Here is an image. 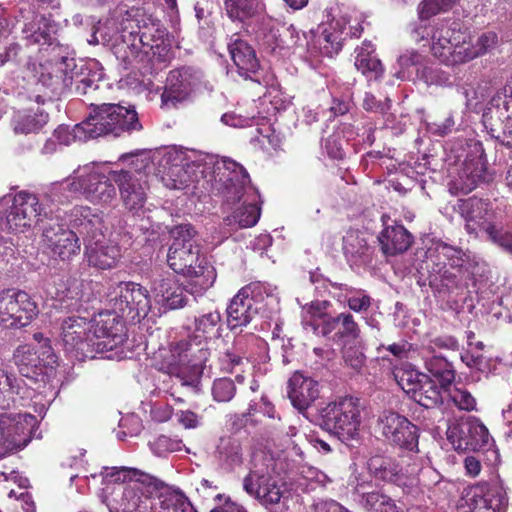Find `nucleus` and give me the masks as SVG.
Returning a JSON list of instances; mask_svg holds the SVG:
<instances>
[{
	"mask_svg": "<svg viewBox=\"0 0 512 512\" xmlns=\"http://www.w3.org/2000/svg\"><path fill=\"white\" fill-rule=\"evenodd\" d=\"M113 183L110 170L105 173L100 165L89 163L78 166L65 180L52 183L42 200L26 191L5 195L0 198V232L19 233L34 227L51 216L49 203L67 204L83 197L95 205L108 206L117 195Z\"/></svg>",
	"mask_w": 512,
	"mask_h": 512,
	"instance_id": "nucleus-1",
	"label": "nucleus"
},
{
	"mask_svg": "<svg viewBox=\"0 0 512 512\" xmlns=\"http://www.w3.org/2000/svg\"><path fill=\"white\" fill-rule=\"evenodd\" d=\"M156 175L169 189H185L196 182L202 188L223 194L228 200L240 197L248 182V173L239 163L208 153L195 154L185 162L183 153L174 149L151 153Z\"/></svg>",
	"mask_w": 512,
	"mask_h": 512,
	"instance_id": "nucleus-2",
	"label": "nucleus"
},
{
	"mask_svg": "<svg viewBox=\"0 0 512 512\" xmlns=\"http://www.w3.org/2000/svg\"><path fill=\"white\" fill-rule=\"evenodd\" d=\"M27 76L37 83L57 92L75 86L78 94H86L88 89H97L103 78L99 63L95 60L80 61L62 57L60 62H27Z\"/></svg>",
	"mask_w": 512,
	"mask_h": 512,
	"instance_id": "nucleus-3",
	"label": "nucleus"
},
{
	"mask_svg": "<svg viewBox=\"0 0 512 512\" xmlns=\"http://www.w3.org/2000/svg\"><path fill=\"white\" fill-rule=\"evenodd\" d=\"M101 475L108 483H126L122 502L125 510L134 511L141 509L145 501L152 495L157 497L169 496L175 501H180L182 492L173 486H169L155 476L132 467H104Z\"/></svg>",
	"mask_w": 512,
	"mask_h": 512,
	"instance_id": "nucleus-4",
	"label": "nucleus"
},
{
	"mask_svg": "<svg viewBox=\"0 0 512 512\" xmlns=\"http://www.w3.org/2000/svg\"><path fill=\"white\" fill-rule=\"evenodd\" d=\"M123 32H127L129 46L117 45L116 58L126 67L131 65L147 48L153 50L163 43L166 29L161 21L141 9L126 10L122 18Z\"/></svg>",
	"mask_w": 512,
	"mask_h": 512,
	"instance_id": "nucleus-5",
	"label": "nucleus"
},
{
	"mask_svg": "<svg viewBox=\"0 0 512 512\" xmlns=\"http://www.w3.org/2000/svg\"><path fill=\"white\" fill-rule=\"evenodd\" d=\"M126 158L131 159L129 167L110 170V175L118 187L124 207L130 212L138 213L147 201L148 175L153 170V161L150 152L131 156L123 155L120 159Z\"/></svg>",
	"mask_w": 512,
	"mask_h": 512,
	"instance_id": "nucleus-6",
	"label": "nucleus"
},
{
	"mask_svg": "<svg viewBox=\"0 0 512 512\" xmlns=\"http://www.w3.org/2000/svg\"><path fill=\"white\" fill-rule=\"evenodd\" d=\"M174 240L169 248L167 263L172 270L187 277L203 278L201 285H210L214 279L211 266L200 258L194 243L195 230L189 224L179 225L173 230Z\"/></svg>",
	"mask_w": 512,
	"mask_h": 512,
	"instance_id": "nucleus-7",
	"label": "nucleus"
},
{
	"mask_svg": "<svg viewBox=\"0 0 512 512\" xmlns=\"http://www.w3.org/2000/svg\"><path fill=\"white\" fill-rule=\"evenodd\" d=\"M221 314L211 311L194 318L187 326V339L177 342L173 348L180 362L189 363L196 371H202L203 365L210 355L207 342L220 336Z\"/></svg>",
	"mask_w": 512,
	"mask_h": 512,
	"instance_id": "nucleus-8",
	"label": "nucleus"
},
{
	"mask_svg": "<svg viewBox=\"0 0 512 512\" xmlns=\"http://www.w3.org/2000/svg\"><path fill=\"white\" fill-rule=\"evenodd\" d=\"M83 129L94 139L110 134L117 137L125 132L140 131L142 125L133 106L103 103L92 105L89 116L84 120Z\"/></svg>",
	"mask_w": 512,
	"mask_h": 512,
	"instance_id": "nucleus-9",
	"label": "nucleus"
},
{
	"mask_svg": "<svg viewBox=\"0 0 512 512\" xmlns=\"http://www.w3.org/2000/svg\"><path fill=\"white\" fill-rule=\"evenodd\" d=\"M416 42L426 41L431 44L433 55L442 63L454 66L464 63V44L468 34L444 24L433 26L420 23L412 31Z\"/></svg>",
	"mask_w": 512,
	"mask_h": 512,
	"instance_id": "nucleus-10",
	"label": "nucleus"
},
{
	"mask_svg": "<svg viewBox=\"0 0 512 512\" xmlns=\"http://www.w3.org/2000/svg\"><path fill=\"white\" fill-rule=\"evenodd\" d=\"M319 417L321 426L342 442L354 440L361 424L360 401L351 396L339 397L322 407Z\"/></svg>",
	"mask_w": 512,
	"mask_h": 512,
	"instance_id": "nucleus-11",
	"label": "nucleus"
},
{
	"mask_svg": "<svg viewBox=\"0 0 512 512\" xmlns=\"http://www.w3.org/2000/svg\"><path fill=\"white\" fill-rule=\"evenodd\" d=\"M394 377L402 390L425 408L442 403V388L427 374L405 366L394 371Z\"/></svg>",
	"mask_w": 512,
	"mask_h": 512,
	"instance_id": "nucleus-12",
	"label": "nucleus"
},
{
	"mask_svg": "<svg viewBox=\"0 0 512 512\" xmlns=\"http://www.w3.org/2000/svg\"><path fill=\"white\" fill-rule=\"evenodd\" d=\"M363 31L362 23L355 18L353 21L346 16L330 22L320 28L319 35L316 36L312 44H308V50L311 55L318 54L332 57L342 49V42L345 36L359 37Z\"/></svg>",
	"mask_w": 512,
	"mask_h": 512,
	"instance_id": "nucleus-13",
	"label": "nucleus"
},
{
	"mask_svg": "<svg viewBox=\"0 0 512 512\" xmlns=\"http://www.w3.org/2000/svg\"><path fill=\"white\" fill-rule=\"evenodd\" d=\"M94 358L111 351L126 340V329L122 318L114 311H104L89 320Z\"/></svg>",
	"mask_w": 512,
	"mask_h": 512,
	"instance_id": "nucleus-14",
	"label": "nucleus"
},
{
	"mask_svg": "<svg viewBox=\"0 0 512 512\" xmlns=\"http://www.w3.org/2000/svg\"><path fill=\"white\" fill-rule=\"evenodd\" d=\"M459 208L467 233L475 237L485 233L489 238L500 224L506 223L502 211L494 210L488 202L476 197L463 201Z\"/></svg>",
	"mask_w": 512,
	"mask_h": 512,
	"instance_id": "nucleus-15",
	"label": "nucleus"
},
{
	"mask_svg": "<svg viewBox=\"0 0 512 512\" xmlns=\"http://www.w3.org/2000/svg\"><path fill=\"white\" fill-rule=\"evenodd\" d=\"M38 313V306L28 293L14 290L0 293V325L6 328L24 327Z\"/></svg>",
	"mask_w": 512,
	"mask_h": 512,
	"instance_id": "nucleus-16",
	"label": "nucleus"
},
{
	"mask_svg": "<svg viewBox=\"0 0 512 512\" xmlns=\"http://www.w3.org/2000/svg\"><path fill=\"white\" fill-rule=\"evenodd\" d=\"M428 258L434 264L431 275L434 281L440 280L447 289L458 287V275L451 269L458 268L461 273V269L467 264L468 256L463 250L446 243H438L429 250Z\"/></svg>",
	"mask_w": 512,
	"mask_h": 512,
	"instance_id": "nucleus-17",
	"label": "nucleus"
},
{
	"mask_svg": "<svg viewBox=\"0 0 512 512\" xmlns=\"http://www.w3.org/2000/svg\"><path fill=\"white\" fill-rule=\"evenodd\" d=\"M13 358L21 375L31 379L49 375L57 362V356L48 342L21 345L14 351Z\"/></svg>",
	"mask_w": 512,
	"mask_h": 512,
	"instance_id": "nucleus-18",
	"label": "nucleus"
},
{
	"mask_svg": "<svg viewBox=\"0 0 512 512\" xmlns=\"http://www.w3.org/2000/svg\"><path fill=\"white\" fill-rule=\"evenodd\" d=\"M60 339L64 350L76 360L93 359L91 328L89 320L79 316H69L62 320Z\"/></svg>",
	"mask_w": 512,
	"mask_h": 512,
	"instance_id": "nucleus-19",
	"label": "nucleus"
},
{
	"mask_svg": "<svg viewBox=\"0 0 512 512\" xmlns=\"http://www.w3.org/2000/svg\"><path fill=\"white\" fill-rule=\"evenodd\" d=\"M110 298L114 311L131 320H140L148 315L151 301L148 290L134 282H121Z\"/></svg>",
	"mask_w": 512,
	"mask_h": 512,
	"instance_id": "nucleus-20",
	"label": "nucleus"
},
{
	"mask_svg": "<svg viewBox=\"0 0 512 512\" xmlns=\"http://www.w3.org/2000/svg\"><path fill=\"white\" fill-rule=\"evenodd\" d=\"M37 419L30 413L0 415V434L6 452L27 446L37 431Z\"/></svg>",
	"mask_w": 512,
	"mask_h": 512,
	"instance_id": "nucleus-21",
	"label": "nucleus"
},
{
	"mask_svg": "<svg viewBox=\"0 0 512 512\" xmlns=\"http://www.w3.org/2000/svg\"><path fill=\"white\" fill-rule=\"evenodd\" d=\"M243 489L267 509H287L289 492L275 479L258 470H251L243 479Z\"/></svg>",
	"mask_w": 512,
	"mask_h": 512,
	"instance_id": "nucleus-22",
	"label": "nucleus"
},
{
	"mask_svg": "<svg viewBox=\"0 0 512 512\" xmlns=\"http://www.w3.org/2000/svg\"><path fill=\"white\" fill-rule=\"evenodd\" d=\"M348 487L353 502L366 512H400L389 496L374 488L367 475L353 474L348 481Z\"/></svg>",
	"mask_w": 512,
	"mask_h": 512,
	"instance_id": "nucleus-23",
	"label": "nucleus"
},
{
	"mask_svg": "<svg viewBox=\"0 0 512 512\" xmlns=\"http://www.w3.org/2000/svg\"><path fill=\"white\" fill-rule=\"evenodd\" d=\"M382 436L390 443L409 451L418 447V429L406 417L384 411L377 421Z\"/></svg>",
	"mask_w": 512,
	"mask_h": 512,
	"instance_id": "nucleus-24",
	"label": "nucleus"
},
{
	"mask_svg": "<svg viewBox=\"0 0 512 512\" xmlns=\"http://www.w3.org/2000/svg\"><path fill=\"white\" fill-rule=\"evenodd\" d=\"M43 242L53 258L70 261L79 254L80 243L77 234L58 224L43 229Z\"/></svg>",
	"mask_w": 512,
	"mask_h": 512,
	"instance_id": "nucleus-25",
	"label": "nucleus"
},
{
	"mask_svg": "<svg viewBox=\"0 0 512 512\" xmlns=\"http://www.w3.org/2000/svg\"><path fill=\"white\" fill-rule=\"evenodd\" d=\"M199 80L200 77L190 68L171 71L161 95L162 106L170 108L186 99L197 87Z\"/></svg>",
	"mask_w": 512,
	"mask_h": 512,
	"instance_id": "nucleus-26",
	"label": "nucleus"
},
{
	"mask_svg": "<svg viewBox=\"0 0 512 512\" xmlns=\"http://www.w3.org/2000/svg\"><path fill=\"white\" fill-rule=\"evenodd\" d=\"M327 301H314L303 307L302 326L315 335L327 336L339 326L338 315L333 317L326 310Z\"/></svg>",
	"mask_w": 512,
	"mask_h": 512,
	"instance_id": "nucleus-27",
	"label": "nucleus"
},
{
	"mask_svg": "<svg viewBox=\"0 0 512 512\" xmlns=\"http://www.w3.org/2000/svg\"><path fill=\"white\" fill-rule=\"evenodd\" d=\"M226 202L235 203L237 201H243V205L240 206L232 215L226 217L225 223L227 225L237 224L240 228H248L256 225L260 218V206L256 203L257 191L250 186V178L245 187L240 192V197L235 200H228L223 194H221Z\"/></svg>",
	"mask_w": 512,
	"mask_h": 512,
	"instance_id": "nucleus-28",
	"label": "nucleus"
},
{
	"mask_svg": "<svg viewBox=\"0 0 512 512\" xmlns=\"http://www.w3.org/2000/svg\"><path fill=\"white\" fill-rule=\"evenodd\" d=\"M287 393L292 405L299 411H304L318 399L320 386L313 378L295 372L288 381Z\"/></svg>",
	"mask_w": 512,
	"mask_h": 512,
	"instance_id": "nucleus-29",
	"label": "nucleus"
},
{
	"mask_svg": "<svg viewBox=\"0 0 512 512\" xmlns=\"http://www.w3.org/2000/svg\"><path fill=\"white\" fill-rule=\"evenodd\" d=\"M101 214L90 207H77L73 210L72 225L84 236L87 244L105 238L107 227Z\"/></svg>",
	"mask_w": 512,
	"mask_h": 512,
	"instance_id": "nucleus-30",
	"label": "nucleus"
},
{
	"mask_svg": "<svg viewBox=\"0 0 512 512\" xmlns=\"http://www.w3.org/2000/svg\"><path fill=\"white\" fill-rule=\"evenodd\" d=\"M85 257L90 266L100 270H107L114 268L122 255L117 244L104 238L86 244Z\"/></svg>",
	"mask_w": 512,
	"mask_h": 512,
	"instance_id": "nucleus-31",
	"label": "nucleus"
},
{
	"mask_svg": "<svg viewBox=\"0 0 512 512\" xmlns=\"http://www.w3.org/2000/svg\"><path fill=\"white\" fill-rule=\"evenodd\" d=\"M83 282L63 277H53L52 282L47 286L48 295L65 304L64 307L69 310H77L83 298Z\"/></svg>",
	"mask_w": 512,
	"mask_h": 512,
	"instance_id": "nucleus-32",
	"label": "nucleus"
},
{
	"mask_svg": "<svg viewBox=\"0 0 512 512\" xmlns=\"http://www.w3.org/2000/svg\"><path fill=\"white\" fill-rule=\"evenodd\" d=\"M248 287L242 288L227 307V324L233 330L248 325L257 313Z\"/></svg>",
	"mask_w": 512,
	"mask_h": 512,
	"instance_id": "nucleus-33",
	"label": "nucleus"
},
{
	"mask_svg": "<svg viewBox=\"0 0 512 512\" xmlns=\"http://www.w3.org/2000/svg\"><path fill=\"white\" fill-rule=\"evenodd\" d=\"M155 301L166 309H178L186 305L184 288L173 277L155 280L153 284Z\"/></svg>",
	"mask_w": 512,
	"mask_h": 512,
	"instance_id": "nucleus-34",
	"label": "nucleus"
},
{
	"mask_svg": "<svg viewBox=\"0 0 512 512\" xmlns=\"http://www.w3.org/2000/svg\"><path fill=\"white\" fill-rule=\"evenodd\" d=\"M303 40H305V35L302 37L293 25L281 23H272L268 32L264 34V42L272 51L295 49L302 45Z\"/></svg>",
	"mask_w": 512,
	"mask_h": 512,
	"instance_id": "nucleus-35",
	"label": "nucleus"
},
{
	"mask_svg": "<svg viewBox=\"0 0 512 512\" xmlns=\"http://www.w3.org/2000/svg\"><path fill=\"white\" fill-rule=\"evenodd\" d=\"M24 39L29 45L51 46L56 41V27L42 15H34L22 28Z\"/></svg>",
	"mask_w": 512,
	"mask_h": 512,
	"instance_id": "nucleus-36",
	"label": "nucleus"
},
{
	"mask_svg": "<svg viewBox=\"0 0 512 512\" xmlns=\"http://www.w3.org/2000/svg\"><path fill=\"white\" fill-rule=\"evenodd\" d=\"M228 49L238 73L245 78L253 79L252 75L256 74L259 68V61L252 46L236 38L229 43Z\"/></svg>",
	"mask_w": 512,
	"mask_h": 512,
	"instance_id": "nucleus-37",
	"label": "nucleus"
},
{
	"mask_svg": "<svg viewBox=\"0 0 512 512\" xmlns=\"http://www.w3.org/2000/svg\"><path fill=\"white\" fill-rule=\"evenodd\" d=\"M367 469L369 477L384 482L399 483L403 476L404 470L400 463L387 455H373L367 461Z\"/></svg>",
	"mask_w": 512,
	"mask_h": 512,
	"instance_id": "nucleus-38",
	"label": "nucleus"
},
{
	"mask_svg": "<svg viewBox=\"0 0 512 512\" xmlns=\"http://www.w3.org/2000/svg\"><path fill=\"white\" fill-rule=\"evenodd\" d=\"M467 147L470 149L463 160L461 176L467 179V188L471 190L479 181L485 179L486 165L481 143L471 142Z\"/></svg>",
	"mask_w": 512,
	"mask_h": 512,
	"instance_id": "nucleus-39",
	"label": "nucleus"
},
{
	"mask_svg": "<svg viewBox=\"0 0 512 512\" xmlns=\"http://www.w3.org/2000/svg\"><path fill=\"white\" fill-rule=\"evenodd\" d=\"M378 239L383 253L388 256L405 252L412 243L411 234L402 225L386 226Z\"/></svg>",
	"mask_w": 512,
	"mask_h": 512,
	"instance_id": "nucleus-40",
	"label": "nucleus"
},
{
	"mask_svg": "<svg viewBox=\"0 0 512 512\" xmlns=\"http://www.w3.org/2000/svg\"><path fill=\"white\" fill-rule=\"evenodd\" d=\"M32 391L21 386V381L17 380L7 371L0 369V408H9L12 404L24 406L22 402L25 397H29Z\"/></svg>",
	"mask_w": 512,
	"mask_h": 512,
	"instance_id": "nucleus-41",
	"label": "nucleus"
},
{
	"mask_svg": "<svg viewBox=\"0 0 512 512\" xmlns=\"http://www.w3.org/2000/svg\"><path fill=\"white\" fill-rule=\"evenodd\" d=\"M48 113L41 109L17 111L11 120V126L15 134L27 135L37 133L48 122Z\"/></svg>",
	"mask_w": 512,
	"mask_h": 512,
	"instance_id": "nucleus-42",
	"label": "nucleus"
},
{
	"mask_svg": "<svg viewBox=\"0 0 512 512\" xmlns=\"http://www.w3.org/2000/svg\"><path fill=\"white\" fill-rule=\"evenodd\" d=\"M355 67L368 80H378L383 74L380 60L373 54L374 47L371 42L364 41L362 46L355 50Z\"/></svg>",
	"mask_w": 512,
	"mask_h": 512,
	"instance_id": "nucleus-43",
	"label": "nucleus"
},
{
	"mask_svg": "<svg viewBox=\"0 0 512 512\" xmlns=\"http://www.w3.org/2000/svg\"><path fill=\"white\" fill-rule=\"evenodd\" d=\"M126 17V11L123 13L119 12L116 18L108 19L104 24L96 28V33H99L101 42L104 45L111 47L114 55L116 56L117 45L129 46L127 32H123L122 18Z\"/></svg>",
	"mask_w": 512,
	"mask_h": 512,
	"instance_id": "nucleus-44",
	"label": "nucleus"
},
{
	"mask_svg": "<svg viewBox=\"0 0 512 512\" xmlns=\"http://www.w3.org/2000/svg\"><path fill=\"white\" fill-rule=\"evenodd\" d=\"M504 501L500 491H485L484 487H472L466 494V503L476 511L492 510V512H496L504 505Z\"/></svg>",
	"mask_w": 512,
	"mask_h": 512,
	"instance_id": "nucleus-45",
	"label": "nucleus"
},
{
	"mask_svg": "<svg viewBox=\"0 0 512 512\" xmlns=\"http://www.w3.org/2000/svg\"><path fill=\"white\" fill-rule=\"evenodd\" d=\"M216 459L219 466L227 472L240 466L243 462L240 442L231 437L221 438L217 446Z\"/></svg>",
	"mask_w": 512,
	"mask_h": 512,
	"instance_id": "nucleus-46",
	"label": "nucleus"
},
{
	"mask_svg": "<svg viewBox=\"0 0 512 512\" xmlns=\"http://www.w3.org/2000/svg\"><path fill=\"white\" fill-rule=\"evenodd\" d=\"M368 250L367 241L358 230H348L343 236V253L351 265L362 262Z\"/></svg>",
	"mask_w": 512,
	"mask_h": 512,
	"instance_id": "nucleus-47",
	"label": "nucleus"
},
{
	"mask_svg": "<svg viewBox=\"0 0 512 512\" xmlns=\"http://www.w3.org/2000/svg\"><path fill=\"white\" fill-rule=\"evenodd\" d=\"M427 370L441 383V388L451 385L455 379V372L451 364L442 356L433 355L426 359Z\"/></svg>",
	"mask_w": 512,
	"mask_h": 512,
	"instance_id": "nucleus-48",
	"label": "nucleus"
},
{
	"mask_svg": "<svg viewBox=\"0 0 512 512\" xmlns=\"http://www.w3.org/2000/svg\"><path fill=\"white\" fill-rule=\"evenodd\" d=\"M224 10L232 20L245 21L257 12V0H223Z\"/></svg>",
	"mask_w": 512,
	"mask_h": 512,
	"instance_id": "nucleus-49",
	"label": "nucleus"
},
{
	"mask_svg": "<svg viewBox=\"0 0 512 512\" xmlns=\"http://www.w3.org/2000/svg\"><path fill=\"white\" fill-rule=\"evenodd\" d=\"M498 37L494 32L483 33L478 37L475 44L471 43L468 35L467 44H464V63L485 54L497 44Z\"/></svg>",
	"mask_w": 512,
	"mask_h": 512,
	"instance_id": "nucleus-50",
	"label": "nucleus"
},
{
	"mask_svg": "<svg viewBox=\"0 0 512 512\" xmlns=\"http://www.w3.org/2000/svg\"><path fill=\"white\" fill-rule=\"evenodd\" d=\"M339 326L333 336L335 342L347 346L349 342L359 337L360 329L353 316L349 313L338 314Z\"/></svg>",
	"mask_w": 512,
	"mask_h": 512,
	"instance_id": "nucleus-51",
	"label": "nucleus"
},
{
	"mask_svg": "<svg viewBox=\"0 0 512 512\" xmlns=\"http://www.w3.org/2000/svg\"><path fill=\"white\" fill-rule=\"evenodd\" d=\"M82 128H84V121L75 125L72 129L68 126L60 125L55 129L53 136L60 146H68L76 140L87 141L92 139L86 129Z\"/></svg>",
	"mask_w": 512,
	"mask_h": 512,
	"instance_id": "nucleus-52",
	"label": "nucleus"
},
{
	"mask_svg": "<svg viewBox=\"0 0 512 512\" xmlns=\"http://www.w3.org/2000/svg\"><path fill=\"white\" fill-rule=\"evenodd\" d=\"M442 389L448 393L449 399L459 410L469 412L476 408V399L466 388L451 384Z\"/></svg>",
	"mask_w": 512,
	"mask_h": 512,
	"instance_id": "nucleus-53",
	"label": "nucleus"
},
{
	"mask_svg": "<svg viewBox=\"0 0 512 512\" xmlns=\"http://www.w3.org/2000/svg\"><path fill=\"white\" fill-rule=\"evenodd\" d=\"M331 479L319 469L312 466H303L300 470L299 485L306 490H314L318 486L324 487Z\"/></svg>",
	"mask_w": 512,
	"mask_h": 512,
	"instance_id": "nucleus-54",
	"label": "nucleus"
},
{
	"mask_svg": "<svg viewBox=\"0 0 512 512\" xmlns=\"http://www.w3.org/2000/svg\"><path fill=\"white\" fill-rule=\"evenodd\" d=\"M468 430V421L464 423H454L447 429V439L456 451H465L470 449L471 439Z\"/></svg>",
	"mask_w": 512,
	"mask_h": 512,
	"instance_id": "nucleus-55",
	"label": "nucleus"
},
{
	"mask_svg": "<svg viewBox=\"0 0 512 512\" xmlns=\"http://www.w3.org/2000/svg\"><path fill=\"white\" fill-rule=\"evenodd\" d=\"M467 433L471 439L470 449H480L489 445V431L479 419L473 418L468 421Z\"/></svg>",
	"mask_w": 512,
	"mask_h": 512,
	"instance_id": "nucleus-56",
	"label": "nucleus"
},
{
	"mask_svg": "<svg viewBox=\"0 0 512 512\" xmlns=\"http://www.w3.org/2000/svg\"><path fill=\"white\" fill-rule=\"evenodd\" d=\"M457 0H422L418 6L421 21L451 9Z\"/></svg>",
	"mask_w": 512,
	"mask_h": 512,
	"instance_id": "nucleus-57",
	"label": "nucleus"
},
{
	"mask_svg": "<svg viewBox=\"0 0 512 512\" xmlns=\"http://www.w3.org/2000/svg\"><path fill=\"white\" fill-rule=\"evenodd\" d=\"M213 399L217 402H229L236 394V386L230 378H219L211 388Z\"/></svg>",
	"mask_w": 512,
	"mask_h": 512,
	"instance_id": "nucleus-58",
	"label": "nucleus"
},
{
	"mask_svg": "<svg viewBox=\"0 0 512 512\" xmlns=\"http://www.w3.org/2000/svg\"><path fill=\"white\" fill-rule=\"evenodd\" d=\"M418 75L428 85L446 86L451 84L450 75L438 67L425 66L420 71L418 70Z\"/></svg>",
	"mask_w": 512,
	"mask_h": 512,
	"instance_id": "nucleus-59",
	"label": "nucleus"
},
{
	"mask_svg": "<svg viewBox=\"0 0 512 512\" xmlns=\"http://www.w3.org/2000/svg\"><path fill=\"white\" fill-rule=\"evenodd\" d=\"M151 446L156 455L163 456L166 453L180 451L183 447V443L181 440L161 435L151 444Z\"/></svg>",
	"mask_w": 512,
	"mask_h": 512,
	"instance_id": "nucleus-60",
	"label": "nucleus"
},
{
	"mask_svg": "<svg viewBox=\"0 0 512 512\" xmlns=\"http://www.w3.org/2000/svg\"><path fill=\"white\" fill-rule=\"evenodd\" d=\"M505 225L506 223L500 224V227L494 230L488 240L512 254V233L505 230Z\"/></svg>",
	"mask_w": 512,
	"mask_h": 512,
	"instance_id": "nucleus-61",
	"label": "nucleus"
},
{
	"mask_svg": "<svg viewBox=\"0 0 512 512\" xmlns=\"http://www.w3.org/2000/svg\"><path fill=\"white\" fill-rule=\"evenodd\" d=\"M466 337L469 349L461 355V359L468 367L481 371L484 358L472 355V346L474 345L472 338L475 337V333L473 331H467Z\"/></svg>",
	"mask_w": 512,
	"mask_h": 512,
	"instance_id": "nucleus-62",
	"label": "nucleus"
},
{
	"mask_svg": "<svg viewBox=\"0 0 512 512\" xmlns=\"http://www.w3.org/2000/svg\"><path fill=\"white\" fill-rule=\"evenodd\" d=\"M454 125V118L449 116L441 122H427L426 130L434 136L443 137L452 132Z\"/></svg>",
	"mask_w": 512,
	"mask_h": 512,
	"instance_id": "nucleus-63",
	"label": "nucleus"
},
{
	"mask_svg": "<svg viewBox=\"0 0 512 512\" xmlns=\"http://www.w3.org/2000/svg\"><path fill=\"white\" fill-rule=\"evenodd\" d=\"M324 148L329 157L333 159H341L344 156V152L340 140V133L336 132L326 138L324 141Z\"/></svg>",
	"mask_w": 512,
	"mask_h": 512,
	"instance_id": "nucleus-64",
	"label": "nucleus"
}]
</instances>
